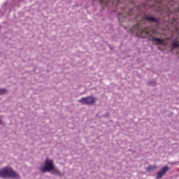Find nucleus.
I'll return each mask as SVG.
<instances>
[{"instance_id":"10","label":"nucleus","mask_w":179,"mask_h":179,"mask_svg":"<svg viewBox=\"0 0 179 179\" xmlns=\"http://www.w3.org/2000/svg\"><path fill=\"white\" fill-rule=\"evenodd\" d=\"M143 33H145V29H141V34H143Z\"/></svg>"},{"instance_id":"8","label":"nucleus","mask_w":179,"mask_h":179,"mask_svg":"<svg viewBox=\"0 0 179 179\" xmlns=\"http://www.w3.org/2000/svg\"><path fill=\"white\" fill-rule=\"evenodd\" d=\"M119 22H125L127 20V17H124L123 18L121 17H118Z\"/></svg>"},{"instance_id":"7","label":"nucleus","mask_w":179,"mask_h":179,"mask_svg":"<svg viewBox=\"0 0 179 179\" xmlns=\"http://www.w3.org/2000/svg\"><path fill=\"white\" fill-rule=\"evenodd\" d=\"M152 40L154 41H156L157 44H164V42L163 41L162 39L159 38H153Z\"/></svg>"},{"instance_id":"1","label":"nucleus","mask_w":179,"mask_h":179,"mask_svg":"<svg viewBox=\"0 0 179 179\" xmlns=\"http://www.w3.org/2000/svg\"><path fill=\"white\" fill-rule=\"evenodd\" d=\"M0 177L1 178H19V174L12 168L6 167L0 171Z\"/></svg>"},{"instance_id":"2","label":"nucleus","mask_w":179,"mask_h":179,"mask_svg":"<svg viewBox=\"0 0 179 179\" xmlns=\"http://www.w3.org/2000/svg\"><path fill=\"white\" fill-rule=\"evenodd\" d=\"M52 170H54V171L56 174H59V171L55 169V168L54 166V162H52V160L46 159L45 161L44 167L41 169V173H47V172L51 171Z\"/></svg>"},{"instance_id":"11","label":"nucleus","mask_w":179,"mask_h":179,"mask_svg":"<svg viewBox=\"0 0 179 179\" xmlns=\"http://www.w3.org/2000/svg\"><path fill=\"white\" fill-rule=\"evenodd\" d=\"M0 93H1V91H0Z\"/></svg>"},{"instance_id":"3","label":"nucleus","mask_w":179,"mask_h":179,"mask_svg":"<svg viewBox=\"0 0 179 179\" xmlns=\"http://www.w3.org/2000/svg\"><path fill=\"white\" fill-rule=\"evenodd\" d=\"M95 101L96 99L92 96L82 98L79 100V102L82 104H93Z\"/></svg>"},{"instance_id":"4","label":"nucleus","mask_w":179,"mask_h":179,"mask_svg":"<svg viewBox=\"0 0 179 179\" xmlns=\"http://www.w3.org/2000/svg\"><path fill=\"white\" fill-rule=\"evenodd\" d=\"M101 5H104V6H107L108 3H111L112 5H118L120 3V0H99Z\"/></svg>"},{"instance_id":"9","label":"nucleus","mask_w":179,"mask_h":179,"mask_svg":"<svg viewBox=\"0 0 179 179\" xmlns=\"http://www.w3.org/2000/svg\"><path fill=\"white\" fill-rule=\"evenodd\" d=\"M155 169H157V166H149L148 170H155Z\"/></svg>"},{"instance_id":"5","label":"nucleus","mask_w":179,"mask_h":179,"mask_svg":"<svg viewBox=\"0 0 179 179\" xmlns=\"http://www.w3.org/2000/svg\"><path fill=\"white\" fill-rule=\"evenodd\" d=\"M167 171H169V166H164L160 170V171L158 172V173L157 175V179L162 178V177H163V176H164V174H166V173H167Z\"/></svg>"},{"instance_id":"6","label":"nucleus","mask_w":179,"mask_h":179,"mask_svg":"<svg viewBox=\"0 0 179 179\" xmlns=\"http://www.w3.org/2000/svg\"><path fill=\"white\" fill-rule=\"evenodd\" d=\"M144 19L150 22V23H159V19L153 16H145Z\"/></svg>"}]
</instances>
